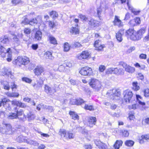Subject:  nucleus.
Returning <instances> with one entry per match:
<instances>
[{"label": "nucleus", "mask_w": 149, "mask_h": 149, "mask_svg": "<svg viewBox=\"0 0 149 149\" xmlns=\"http://www.w3.org/2000/svg\"><path fill=\"white\" fill-rule=\"evenodd\" d=\"M146 27H142L137 31H136L133 27L129 28L125 32L124 29H120L116 33V37L118 41L121 42L123 40V35L124 33L127 38H130L133 41H138L140 40L143 37L146 32Z\"/></svg>", "instance_id": "1"}, {"label": "nucleus", "mask_w": 149, "mask_h": 149, "mask_svg": "<svg viewBox=\"0 0 149 149\" xmlns=\"http://www.w3.org/2000/svg\"><path fill=\"white\" fill-rule=\"evenodd\" d=\"M2 104L3 106L9 110L12 109L11 104L13 106H18L20 108H24L27 107L25 103L19 101L13 100L11 101L9 99L4 97L1 99L0 101V107Z\"/></svg>", "instance_id": "2"}, {"label": "nucleus", "mask_w": 149, "mask_h": 149, "mask_svg": "<svg viewBox=\"0 0 149 149\" xmlns=\"http://www.w3.org/2000/svg\"><path fill=\"white\" fill-rule=\"evenodd\" d=\"M14 109L15 112H11L8 116L7 118L8 119H18L20 120H23L24 118H21V116H23L24 118H26V116L24 114L23 109H20L19 110L17 107H14Z\"/></svg>", "instance_id": "3"}, {"label": "nucleus", "mask_w": 149, "mask_h": 149, "mask_svg": "<svg viewBox=\"0 0 149 149\" xmlns=\"http://www.w3.org/2000/svg\"><path fill=\"white\" fill-rule=\"evenodd\" d=\"M29 58L26 56H18L12 61L13 64L15 66L20 67L22 65H26L29 63Z\"/></svg>", "instance_id": "4"}, {"label": "nucleus", "mask_w": 149, "mask_h": 149, "mask_svg": "<svg viewBox=\"0 0 149 149\" xmlns=\"http://www.w3.org/2000/svg\"><path fill=\"white\" fill-rule=\"evenodd\" d=\"M3 127H0V132L2 134L10 135L13 134L14 131L12 125L10 123H2Z\"/></svg>", "instance_id": "5"}, {"label": "nucleus", "mask_w": 149, "mask_h": 149, "mask_svg": "<svg viewBox=\"0 0 149 149\" xmlns=\"http://www.w3.org/2000/svg\"><path fill=\"white\" fill-rule=\"evenodd\" d=\"M58 134L61 137L63 138L66 140L73 139L75 136L74 134L72 132L67 131L64 129H60Z\"/></svg>", "instance_id": "6"}, {"label": "nucleus", "mask_w": 149, "mask_h": 149, "mask_svg": "<svg viewBox=\"0 0 149 149\" xmlns=\"http://www.w3.org/2000/svg\"><path fill=\"white\" fill-rule=\"evenodd\" d=\"M105 72L107 75L113 74L118 76L122 75L124 74L125 71L122 68H111L108 69Z\"/></svg>", "instance_id": "7"}, {"label": "nucleus", "mask_w": 149, "mask_h": 149, "mask_svg": "<svg viewBox=\"0 0 149 149\" xmlns=\"http://www.w3.org/2000/svg\"><path fill=\"white\" fill-rule=\"evenodd\" d=\"M133 93L132 91L128 90L124 91L123 93L122 101L126 103H129L132 99Z\"/></svg>", "instance_id": "8"}, {"label": "nucleus", "mask_w": 149, "mask_h": 149, "mask_svg": "<svg viewBox=\"0 0 149 149\" xmlns=\"http://www.w3.org/2000/svg\"><path fill=\"white\" fill-rule=\"evenodd\" d=\"M89 84L93 88L96 90H99L101 87L100 82L98 80L93 78L91 79Z\"/></svg>", "instance_id": "9"}, {"label": "nucleus", "mask_w": 149, "mask_h": 149, "mask_svg": "<svg viewBox=\"0 0 149 149\" xmlns=\"http://www.w3.org/2000/svg\"><path fill=\"white\" fill-rule=\"evenodd\" d=\"M80 74L83 76H90L93 74L92 69L88 66L81 68L79 71Z\"/></svg>", "instance_id": "10"}, {"label": "nucleus", "mask_w": 149, "mask_h": 149, "mask_svg": "<svg viewBox=\"0 0 149 149\" xmlns=\"http://www.w3.org/2000/svg\"><path fill=\"white\" fill-rule=\"evenodd\" d=\"M93 45L95 48V50L97 52L103 51L104 49L106 47L105 45L102 43L101 40L99 39L94 41Z\"/></svg>", "instance_id": "11"}, {"label": "nucleus", "mask_w": 149, "mask_h": 149, "mask_svg": "<svg viewBox=\"0 0 149 149\" xmlns=\"http://www.w3.org/2000/svg\"><path fill=\"white\" fill-rule=\"evenodd\" d=\"M118 65L123 67L124 69L127 72L132 74L135 72V69L134 68L128 65L124 61L119 62Z\"/></svg>", "instance_id": "12"}, {"label": "nucleus", "mask_w": 149, "mask_h": 149, "mask_svg": "<svg viewBox=\"0 0 149 149\" xmlns=\"http://www.w3.org/2000/svg\"><path fill=\"white\" fill-rule=\"evenodd\" d=\"M33 35H32L31 36L33 39L36 41H40L42 39V32L39 29L36 28L33 30Z\"/></svg>", "instance_id": "13"}, {"label": "nucleus", "mask_w": 149, "mask_h": 149, "mask_svg": "<svg viewBox=\"0 0 149 149\" xmlns=\"http://www.w3.org/2000/svg\"><path fill=\"white\" fill-rule=\"evenodd\" d=\"M91 57V54L88 50L82 51L77 56V58L79 60H88Z\"/></svg>", "instance_id": "14"}, {"label": "nucleus", "mask_w": 149, "mask_h": 149, "mask_svg": "<svg viewBox=\"0 0 149 149\" xmlns=\"http://www.w3.org/2000/svg\"><path fill=\"white\" fill-rule=\"evenodd\" d=\"M33 72L35 75L39 76L41 75L42 73L44 75L45 69L41 65H37L33 70Z\"/></svg>", "instance_id": "15"}, {"label": "nucleus", "mask_w": 149, "mask_h": 149, "mask_svg": "<svg viewBox=\"0 0 149 149\" xmlns=\"http://www.w3.org/2000/svg\"><path fill=\"white\" fill-rule=\"evenodd\" d=\"M11 52V48H8L7 50L6 48L2 45H0V57L4 58L6 56L7 53Z\"/></svg>", "instance_id": "16"}, {"label": "nucleus", "mask_w": 149, "mask_h": 149, "mask_svg": "<svg viewBox=\"0 0 149 149\" xmlns=\"http://www.w3.org/2000/svg\"><path fill=\"white\" fill-rule=\"evenodd\" d=\"M97 121V118L95 116H90L88 117L87 120V125L90 127H93L96 125Z\"/></svg>", "instance_id": "17"}, {"label": "nucleus", "mask_w": 149, "mask_h": 149, "mask_svg": "<svg viewBox=\"0 0 149 149\" xmlns=\"http://www.w3.org/2000/svg\"><path fill=\"white\" fill-rule=\"evenodd\" d=\"M113 23L114 26H117L119 28L122 27L124 25L123 22L120 19V17L117 15L115 16Z\"/></svg>", "instance_id": "18"}, {"label": "nucleus", "mask_w": 149, "mask_h": 149, "mask_svg": "<svg viewBox=\"0 0 149 149\" xmlns=\"http://www.w3.org/2000/svg\"><path fill=\"white\" fill-rule=\"evenodd\" d=\"M138 140L140 144L143 143L145 141H149V133L142 134L139 136Z\"/></svg>", "instance_id": "19"}, {"label": "nucleus", "mask_w": 149, "mask_h": 149, "mask_svg": "<svg viewBox=\"0 0 149 149\" xmlns=\"http://www.w3.org/2000/svg\"><path fill=\"white\" fill-rule=\"evenodd\" d=\"M94 143L99 149H108L107 145L100 140H95Z\"/></svg>", "instance_id": "20"}, {"label": "nucleus", "mask_w": 149, "mask_h": 149, "mask_svg": "<svg viewBox=\"0 0 149 149\" xmlns=\"http://www.w3.org/2000/svg\"><path fill=\"white\" fill-rule=\"evenodd\" d=\"M121 96V92L119 89H116L113 93L111 95L110 97L111 99L113 100H116L119 97Z\"/></svg>", "instance_id": "21"}, {"label": "nucleus", "mask_w": 149, "mask_h": 149, "mask_svg": "<svg viewBox=\"0 0 149 149\" xmlns=\"http://www.w3.org/2000/svg\"><path fill=\"white\" fill-rule=\"evenodd\" d=\"M88 26L91 27H98L100 24L99 22L93 18H91L88 22Z\"/></svg>", "instance_id": "22"}, {"label": "nucleus", "mask_w": 149, "mask_h": 149, "mask_svg": "<svg viewBox=\"0 0 149 149\" xmlns=\"http://www.w3.org/2000/svg\"><path fill=\"white\" fill-rule=\"evenodd\" d=\"M140 23V19L139 17H136L134 19L130 20L128 22L130 25L133 27L139 25Z\"/></svg>", "instance_id": "23"}, {"label": "nucleus", "mask_w": 149, "mask_h": 149, "mask_svg": "<svg viewBox=\"0 0 149 149\" xmlns=\"http://www.w3.org/2000/svg\"><path fill=\"white\" fill-rule=\"evenodd\" d=\"M78 25H76V26H72L70 30V32L72 35H79L80 33V31L79 28L77 27Z\"/></svg>", "instance_id": "24"}, {"label": "nucleus", "mask_w": 149, "mask_h": 149, "mask_svg": "<svg viewBox=\"0 0 149 149\" xmlns=\"http://www.w3.org/2000/svg\"><path fill=\"white\" fill-rule=\"evenodd\" d=\"M11 74V72L8 68H3L2 70L0 72L1 76H8L9 75Z\"/></svg>", "instance_id": "25"}, {"label": "nucleus", "mask_w": 149, "mask_h": 149, "mask_svg": "<svg viewBox=\"0 0 149 149\" xmlns=\"http://www.w3.org/2000/svg\"><path fill=\"white\" fill-rule=\"evenodd\" d=\"M44 88V91L47 94L49 95H52V94L54 93L53 92L52 88L48 85L45 84Z\"/></svg>", "instance_id": "26"}, {"label": "nucleus", "mask_w": 149, "mask_h": 149, "mask_svg": "<svg viewBox=\"0 0 149 149\" xmlns=\"http://www.w3.org/2000/svg\"><path fill=\"white\" fill-rule=\"evenodd\" d=\"M84 108L86 110H89L90 111H94L95 109V106L93 104H85Z\"/></svg>", "instance_id": "27"}, {"label": "nucleus", "mask_w": 149, "mask_h": 149, "mask_svg": "<svg viewBox=\"0 0 149 149\" xmlns=\"http://www.w3.org/2000/svg\"><path fill=\"white\" fill-rule=\"evenodd\" d=\"M69 114L71 118L72 119L74 120H79V116L75 112L72 111H69Z\"/></svg>", "instance_id": "28"}, {"label": "nucleus", "mask_w": 149, "mask_h": 149, "mask_svg": "<svg viewBox=\"0 0 149 149\" xmlns=\"http://www.w3.org/2000/svg\"><path fill=\"white\" fill-rule=\"evenodd\" d=\"M86 102L82 98L79 97L75 99L74 102V104L77 106L81 105Z\"/></svg>", "instance_id": "29"}, {"label": "nucleus", "mask_w": 149, "mask_h": 149, "mask_svg": "<svg viewBox=\"0 0 149 149\" xmlns=\"http://www.w3.org/2000/svg\"><path fill=\"white\" fill-rule=\"evenodd\" d=\"M123 141L121 140H116L113 144V147L115 149H119L122 146Z\"/></svg>", "instance_id": "30"}, {"label": "nucleus", "mask_w": 149, "mask_h": 149, "mask_svg": "<svg viewBox=\"0 0 149 149\" xmlns=\"http://www.w3.org/2000/svg\"><path fill=\"white\" fill-rule=\"evenodd\" d=\"M49 40L50 44L54 45L58 44L56 38L52 36H49L48 37Z\"/></svg>", "instance_id": "31"}, {"label": "nucleus", "mask_w": 149, "mask_h": 149, "mask_svg": "<svg viewBox=\"0 0 149 149\" xmlns=\"http://www.w3.org/2000/svg\"><path fill=\"white\" fill-rule=\"evenodd\" d=\"M120 134L122 136L124 137H127L129 135L128 131L125 130H120Z\"/></svg>", "instance_id": "32"}, {"label": "nucleus", "mask_w": 149, "mask_h": 149, "mask_svg": "<svg viewBox=\"0 0 149 149\" xmlns=\"http://www.w3.org/2000/svg\"><path fill=\"white\" fill-rule=\"evenodd\" d=\"M132 89L134 91H137L140 89V86L138 85L137 81H134L132 83Z\"/></svg>", "instance_id": "33"}, {"label": "nucleus", "mask_w": 149, "mask_h": 149, "mask_svg": "<svg viewBox=\"0 0 149 149\" xmlns=\"http://www.w3.org/2000/svg\"><path fill=\"white\" fill-rule=\"evenodd\" d=\"M44 56L45 58L47 59H52L54 57L52 56V53L49 51H47L44 54Z\"/></svg>", "instance_id": "34"}, {"label": "nucleus", "mask_w": 149, "mask_h": 149, "mask_svg": "<svg viewBox=\"0 0 149 149\" xmlns=\"http://www.w3.org/2000/svg\"><path fill=\"white\" fill-rule=\"evenodd\" d=\"M49 14L50 16H52V18L53 19L58 18V16L57 12L54 10L51 11Z\"/></svg>", "instance_id": "35"}, {"label": "nucleus", "mask_w": 149, "mask_h": 149, "mask_svg": "<svg viewBox=\"0 0 149 149\" xmlns=\"http://www.w3.org/2000/svg\"><path fill=\"white\" fill-rule=\"evenodd\" d=\"M23 35L22 34H18L17 35H15L13 38L14 42L16 43L19 42V39L20 38H22Z\"/></svg>", "instance_id": "36"}, {"label": "nucleus", "mask_w": 149, "mask_h": 149, "mask_svg": "<svg viewBox=\"0 0 149 149\" xmlns=\"http://www.w3.org/2000/svg\"><path fill=\"white\" fill-rule=\"evenodd\" d=\"M48 26L50 29L52 30L56 27V25L54 21L51 20H49L48 21Z\"/></svg>", "instance_id": "37"}, {"label": "nucleus", "mask_w": 149, "mask_h": 149, "mask_svg": "<svg viewBox=\"0 0 149 149\" xmlns=\"http://www.w3.org/2000/svg\"><path fill=\"white\" fill-rule=\"evenodd\" d=\"M63 48L64 51L65 52H67L70 50L71 48V46L68 42H66L64 43L63 44Z\"/></svg>", "instance_id": "38"}, {"label": "nucleus", "mask_w": 149, "mask_h": 149, "mask_svg": "<svg viewBox=\"0 0 149 149\" xmlns=\"http://www.w3.org/2000/svg\"><path fill=\"white\" fill-rule=\"evenodd\" d=\"M1 42L3 44H6L9 42L8 37L6 35L3 36V38H0Z\"/></svg>", "instance_id": "39"}, {"label": "nucleus", "mask_w": 149, "mask_h": 149, "mask_svg": "<svg viewBox=\"0 0 149 149\" xmlns=\"http://www.w3.org/2000/svg\"><path fill=\"white\" fill-rule=\"evenodd\" d=\"M142 92L144 97L146 98L149 97V88H147L144 89Z\"/></svg>", "instance_id": "40"}, {"label": "nucleus", "mask_w": 149, "mask_h": 149, "mask_svg": "<svg viewBox=\"0 0 149 149\" xmlns=\"http://www.w3.org/2000/svg\"><path fill=\"white\" fill-rule=\"evenodd\" d=\"M134 142L132 140H127L125 142V144L127 146L131 147L134 145Z\"/></svg>", "instance_id": "41"}, {"label": "nucleus", "mask_w": 149, "mask_h": 149, "mask_svg": "<svg viewBox=\"0 0 149 149\" xmlns=\"http://www.w3.org/2000/svg\"><path fill=\"white\" fill-rule=\"evenodd\" d=\"M43 81L42 79H41L40 82L39 81H37V84H34L33 86L34 87H36V88H39L41 87L43 84Z\"/></svg>", "instance_id": "42"}, {"label": "nucleus", "mask_w": 149, "mask_h": 149, "mask_svg": "<svg viewBox=\"0 0 149 149\" xmlns=\"http://www.w3.org/2000/svg\"><path fill=\"white\" fill-rule=\"evenodd\" d=\"M24 20L21 22V24H23L24 25H26L30 24L29 20L27 18L26 16L24 17Z\"/></svg>", "instance_id": "43"}, {"label": "nucleus", "mask_w": 149, "mask_h": 149, "mask_svg": "<svg viewBox=\"0 0 149 149\" xmlns=\"http://www.w3.org/2000/svg\"><path fill=\"white\" fill-rule=\"evenodd\" d=\"M6 94L8 97H18L19 96V94L17 93H14L13 94L7 92Z\"/></svg>", "instance_id": "44"}, {"label": "nucleus", "mask_w": 149, "mask_h": 149, "mask_svg": "<svg viewBox=\"0 0 149 149\" xmlns=\"http://www.w3.org/2000/svg\"><path fill=\"white\" fill-rule=\"evenodd\" d=\"M79 17L83 22H86L88 20V17L84 15L80 14Z\"/></svg>", "instance_id": "45"}, {"label": "nucleus", "mask_w": 149, "mask_h": 149, "mask_svg": "<svg viewBox=\"0 0 149 149\" xmlns=\"http://www.w3.org/2000/svg\"><path fill=\"white\" fill-rule=\"evenodd\" d=\"M73 47L75 48H79L82 47V45L80 42L75 41L73 44Z\"/></svg>", "instance_id": "46"}, {"label": "nucleus", "mask_w": 149, "mask_h": 149, "mask_svg": "<svg viewBox=\"0 0 149 149\" xmlns=\"http://www.w3.org/2000/svg\"><path fill=\"white\" fill-rule=\"evenodd\" d=\"M31 30L29 28H25L24 29V33L26 35H30L31 33Z\"/></svg>", "instance_id": "47"}, {"label": "nucleus", "mask_w": 149, "mask_h": 149, "mask_svg": "<svg viewBox=\"0 0 149 149\" xmlns=\"http://www.w3.org/2000/svg\"><path fill=\"white\" fill-rule=\"evenodd\" d=\"M35 116L34 114L33 113L31 112H30L27 114V118L29 120H33Z\"/></svg>", "instance_id": "48"}, {"label": "nucleus", "mask_w": 149, "mask_h": 149, "mask_svg": "<svg viewBox=\"0 0 149 149\" xmlns=\"http://www.w3.org/2000/svg\"><path fill=\"white\" fill-rule=\"evenodd\" d=\"M21 0H12L11 3L14 6H16L18 4L22 3Z\"/></svg>", "instance_id": "49"}, {"label": "nucleus", "mask_w": 149, "mask_h": 149, "mask_svg": "<svg viewBox=\"0 0 149 149\" xmlns=\"http://www.w3.org/2000/svg\"><path fill=\"white\" fill-rule=\"evenodd\" d=\"M22 81L28 83H31L32 81L31 79L25 77H22Z\"/></svg>", "instance_id": "50"}, {"label": "nucleus", "mask_w": 149, "mask_h": 149, "mask_svg": "<svg viewBox=\"0 0 149 149\" xmlns=\"http://www.w3.org/2000/svg\"><path fill=\"white\" fill-rule=\"evenodd\" d=\"M29 22L30 24H31V23L33 24H37L38 23L37 19L36 18H32L31 20H29Z\"/></svg>", "instance_id": "51"}, {"label": "nucleus", "mask_w": 149, "mask_h": 149, "mask_svg": "<svg viewBox=\"0 0 149 149\" xmlns=\"http://www.w3.org/2000/svg\"><path fill=\"white\" fill-rule=\"evenodd\" d=\"M11 52H10L9 53H8V58H7L6 60L7 61L10 62L12 60V55L11 53Z\"/></svg>", "instance_id": "52"}, {"label": "nucleus", "mask_w": 149, "mask_h": 149, "mask_svg": "<svg viewBox=\"0 0 149 149\" xmlns=\"http://www.w3.org/2000/svg\"><path fill=\"white\" fill-rule=\"evenodd\" d=\"M139 58L141 59L146 60L147 58V55L144 54H141L139 56Z\"/></svg>", "instance_id": "53"}, {"label": "nucleus", "mask_w": 149, "mask_h": 149, "mask_svg": "<svg viewBox=\"0 0 149 149\" xmlns=\"http://www.w3.org/2000/svg\"><path fill=\"white\" fill-rule=\"evenodd\" d=\"M106 69V67L104 65H101L99 68V70L100 72H103Z\"/></svg>", "instance_id": "54"}, {"label": "nucleus", "mask_w": 149, "mask_h": 149, "mask_svg": "<svg viewBox=\"0 0 149 149\" xmlns=\"http://www.w3.org/2000/svg\"><path fill=\"white\" fill-rule=\"evenodd\" d=\"M65 66L64 64L59 66L58 70L60 72L63 71L65 69Z\"/></svg>", "instance_id": "55"}, {"label": "nucleus", "mask_w": 149, "mask_h": 149, "mask_svg": "<svg viewBox=\"0 0 149 149\" xmlns=\"http://www.w3.org/2000/svg\"><path fill=\"white\" fill-rule=\"evenodd\" d=\"M134 114V113H131L129 114L128 118L130 120H134L135 118Z\"/></svg>", "instance_id": "56"}, {"label": "nucleus", "mask_w": 149, "mask_h": 149, "mask_svg": "<svg viewBox=\"0 0 149 149\" xmlns=\"http://www.w3.org/2000/svg\"><path fill=\"white\" fill-rule=\"evenodd\" d=\"M85 149H92V146L91 144H85L84 146Z\"/></svg>", "instance_id": "57"}, {"label": "nucleus", "mask_w": 149, "mask_h": 149, "mask_svg": "<svg viewBox=\"0 0 149 149\" xmlns=\"http://www.w3.org/2000/svg\"><path fill=\"white\" fill-rule=\"evenodd\" d=\"M149 40V28L148 29V33L147 35L145 36L143 39L144 42H146Z\"/></svg>", "instance_id": "58"}, {"label": "nucleus", "mask_w": 149, "mask_h": 149, "mask_svg": "<svg viewBox=\"0 0 149 149\" xmlns=\"http://www.w3.org/2000/svg\"><path fill=\"white\" fill-rule=\"evenodd\" d=\"M128 107L129 109H135L136 108V104H134L132 105H129Z\"/></svg>", "instance_id": "59"}, {"label": "nucleus", "mask_w": 149, "mask_h": 149, "mask_svg": "<svg viewBox=\"0 0 149 149\" xmlns=\"http://www.w3.org/2000/svg\"><path fill=\"white\" fill-rule=\"evenodd\" d=\"M31 47L34 50H36L38 48V44H33L31 45Z\"/></svg>", "instance_id": "60"}, {"label": "nucleus", "mask_w": 149, "mask_h": 149, "mask_svg": "<svg viewBox=\"0 0 149 149\" xmlns=\"http://www.w3.org/2000/svg\"><path fill=\"white\" fill-rule=\"evenodd\" d=\"M102 9L100 8H98L97 9V15L99 17H100V15L102 12Z\"/></svg>", "instance_id": "61"}, {"label": "nucleus", "mask_w": 149, "mask_h": 149, "mask_svg": "<svg viewBox=\"0 0 149 149\" xmlns=\"http://www.w3.org/2000/svg\"><path fill=\"white\" fill-rule=\"evenodd\" d=\"M130 18V15L129 13H127L125 15L124 19L125 20H127L129 19Z\"/></svg>", "instance_id": "62"}, {"label": "nucleus", "mask_w": 149, "mask_h": 149, "mask_svg": "<svg viewBox=\"0 0 149 149\" xmlns=\"http://www.w3.org/2000/svg\"><path fill=\"white\" fill-rule=\"evenodd\" d=\"M46 146L43 144H41L38 147V149H45Z\"/></svg>", "instance_id": "63"}, {"label": "nucleus", "mask_w": 149, "mask_h": 149, "mask_svg": "<svg viewBox=\"0 0 149 149\" xmlns=\"http://www.w3.org/2000/svg\"><path fill=\"white\" fill-rule=\"evenodd\" d=\"M70 84L72 85H75L76 84V81L75 80L71 79L70 80Z\"/></svg>", "instance_id": "64"}]
</instances>
